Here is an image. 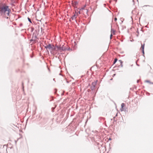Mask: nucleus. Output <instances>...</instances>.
I'll return each instance as SVG.
<instances>
[{
    "label": "nucleus",
    "mask_w": 153,
    "mask_h": 153,
    "mask_svg": "<svg viewBox=\"0 0 153 153\" xmlns=\"http://www.w3.org/2000/svg\"><path fill=\"white\" fill-rule=\"evenodd\" d=\"M10 9L8 6H4L0 7V11L2 14H4L6 16H8L9 14Z\"/></svg>",
    "instance_id": "f257e3e1"
},
{
    "label": "nucleus",
    "mask_w": 153,
    "mask_h": 153,
    "mask_svg": "<svg viewBox=\"0 0 153 153\" xmlns=\"http://www.w3.org/2000/svg\"><path fill=\"white\" fill-rule=\"evenodd\" d=\"M45 48L47 49H48L51 51H52L54 50V46L53 45H51L49 44L46 46H45Z\"/></svg>",
    "instance_id": "f03ea898"
},
{
    "label": "nucleus",
    "mask_w": 153,
    "mask_h": 153,
    "mask_svg": "<svg viewBox=\"0 0 153 153\" xmlns=\"http://www.w3.org/2000/svg\"><path fill=\"white\" fill-rule=\"evenodd\" d=\"M57 48L61 52L66 50L65 46L63 45H60L59 46L57 47Z\"/></svg>",
    "instance_id": "7ed1b4c3"
},
{
    "label": "nucleus",
    "mask_w": 153,
    "mask_h": 153,
    "mask_svg": "<svg viewBox=\"0 0 153 153\" xmlns=\"http://www.w3.org/2000/svg\"><path fill=\"white\" fill-rule=\"evenodd\" d=\"M79 15L78 12H76L75 14L71 17V19L73 20L75 19L76 17Z\"/></svg>",
    "instance_id": "20e7f679"
},
{
    "label": "nucleus",
    "mask_w": 153,
    "mask_h": 153,
    "mask_svg": "<svg viewBox=\"0 0 153 153\" xmlns=\"http://www.w3.org/2000/svg\"><path fill=\"white\" fill-rule=\"evenodd\" d=\"M125 106V104L124 103H122L121 105V108L120 109V110L121 111H123L124 110V107Z\"/></svg>",
    "instance_id": "39448f33"
},
{
    "label": "nucleus",
    "mask_w": 153,
    "mask_h": 153,
    "mask_svg": "<svg viewBox=\"0 0 153 153\" xmlns=\"http://www.w3.org/2000/svg\"><path fill=\"white\" fill-rule=\"evenodd\" d=\"M97 80L95 82H94L92 83V86L91 87V88L93 87V88H94L95 87V85L97 84Z\"/></svg>",
    "instance_id": "423d86ee"
},
{
    "label": "nucleus",
    "mask_w": 153,
    "mask_h": 153,
    "mask_svg": "<svg viewBox=\"0 0 153 153\" xmlns=\"http://www.w3.org/2000/svg\"><path fill=\"white\" fill-rule=\"evenodd\" d=\"M144 44L143 45H142V44L141 48H142V52H143V54H144Z\"/></svg>",
    "instance_id": "0eeeda50"
},
{
    "label": "nucleus",
    "mask_w": 153,
    "mask_h": 153,
    "mask_svg": "<svg viewBox=\"0 0 153 153\" xmlns=\"http://www.w3.org/2000/svg\"><path fill=\"white\" fill-rule=\"evenodd\" d=\"M114 32H115V30L113 29H111V33L113 34H114Z\"/></svg>",
    "instance_id": "6e6552de"
},
{
    "label": "nucleus",
    "mask_w": 153,
    "mask_h": 153,
    "mask_svg": "<svg viewBox=\"0 0 153 153\" xmlns=\"http://www.w3.org/2000/svg\"><path fill=\"white\" fill-rule=\"evenodd\" d=\"M117 61V59H115L114 61V63L115 64Z\"/></svg>",
    "instance_id": "1a4fd4ad"
},
{
    "label": "nucleus",
    "mask_w": 153,
    "mask_h": 153,
    "mask_svg": "<svg viewBox=\"0 0 153 153\" xmlns=\"http://www.w3.org/2000/svg\"><path fill=\"white\" fill-rule=\"evenodd\" d=\"M145 82H148V83H149L150 84H151V82L149 80H146V81H145Z\"/></svg>",
    "instance_id": "9d476101"
},
{
    "label": "nucleus",
    "mask_w": 153,
    "mask_h": 153,
    "mask_svg": "<svg viewBox=\"0 0 153 153\" xmlns=\"http://www.w3.org/2000/svg\"><path fill=\"white\" fill-rule=\"evenodd\" d=\"M85 6L84 7L81 8V9H80V10H84Z\"/></svg>",
    "instance_id": "9b49d317"
},
{
    "label": "nucleus",
    "mask_w": 153,
    "mask_h": 153,
    "mask_svg": "<svg viewBox=\"0 0 153 153\" xmlns=\"http://www.w3.org/2000/svg\"><path fill=\"white\" fill-rule=\"evenodd\" d=\"M28 20L30 22V23H32V22H31V20L29 18H28Z\"/></svg>",
    "instance_id": "f8f14e48"
},
{
    "label": "nucleus",
    "mask_w": 153,
    "mask_h": 153,
    "mask_svg": "<svg viewBox=\"0 0 153 153\" xmlns=\"http://www.w3.org/2000/svg\"><path fill=\"white\" fill-rule=\"evenodd\" d=\"M112 33H111V35H110V39H111V37H112Z\"/></svg>",
    "instance_id": "ddd939ff"
},
{
    "label": "nucleus",
    "mask_w": 153,
    "mask_h": 153,
    "mask_svg": "<svg viewBox=\"0 0 153 153\" xmlns=\"http://www.w3.org/2000/svg\"><path fill=\"white\" fill-rule=\"evenodd\" d=\"M23 25V24L22 23H21L19 25L20 26H22Z\"/></svg>",
    "instance_id": "4468645a"
},
{
    "label": "nucleus",
    "mask_w": 153,
    "mask_h": 153,
    "mask_svg": "<svg viewBox=\"0 0 153 153\" xmlns=\"http://www.w3.org/2000/svg\"><path fill=\"white\" fill-rule=\"evenodd\" d=\"M114 20H115V21H117V18H114Z\"/></svg>",
    "instance_id": "2eb2a0df"
},
{
    "label": "nucleus",
    "mask_w": 153,
    "mask_h": 153,
    "mask_svg": "<svg viewBox=\"0 0 153 153\" xmlns=\"http://www.w3.org/2000/svg\"><path fill=\"white\" fill-rule=\"evenodd\" d=\"M78 14H80V11H79V12H78Z\"/></svg>",
    "instance_id": "dca6fc26"
},
{
    "label": "nucleus",
    "mask_w": 153,
    "mask_h": 153,
    "mask_svg": "<svg viewBox=\"0 0 153 153\" xmlns=\"http://www.w3.org/2000/svg\"><path fill=\"white\" fill-rule=\"evenodd\" d=\"M150 84H153V82H151V83Z\"/></svg>",
    "instance_id": "f3484780"
},
{
    "label": "nucleus",
    "mask_w": 153,
    "mask_h": 153,
    "mask_svg": "<svg viewBox=\"0 0 153 153\" xmlns=\"http://www.w3.org/2000/svg\"><path fill=\"white\" fill-rule=\"evenodd\" d=\"M122 62H121V66L122 67L123 65H122Z\"/></svg>",
    "instance_id": "a211bd4d"
},
{
    "label": "nucleus",
    "mask_w": 153,
    "mask_h": 153,
    "mask_svg": "<svg viewBox=\"0 0 153 153\" xmlns=\"http://www.w3.org/2000/svg\"><path fill=\"white\" fill-rule=\"evenodd\" d=\"M111 138H109V140H111Z\"/></svg>",
    "instance_id": "6ab92c4d"
}]
</instances>
